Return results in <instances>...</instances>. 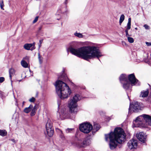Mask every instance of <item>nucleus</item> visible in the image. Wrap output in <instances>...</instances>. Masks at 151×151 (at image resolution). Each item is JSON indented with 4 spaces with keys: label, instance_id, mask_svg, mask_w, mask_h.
Returning <instances> with one entry per match:
<instances>
[{
    "label": "nucleus",
    "instance_id": "1",
    "mask_svg": "<svg viewBox=\"0 0 151 151\" xmlns=\"http://www.w3.org/2000/svg\"><path fill=\"white\" fill-rule=\"evenodd\" d=\"M70 50L73 54L86 60L96 57L99 58L102 56L99 50L95 46H84L77 49L71 47Z\"/></svg>",
    "mask_w": 151,
    "mask_h": 151
},
{
    "label": "nucleus",
    "instance_id": "2",
    "mask_svg": "<svg viewBox=\"0 0 151 151\" xmlns=\"http://www.w3.org/2000/svg\"><path fill=\"white\" fill-rule=\"evenodd\" d=\"M126 135L123 129L121 128H116L114 132H111L109 134H105L106 141H109V147L111 150L115 149L118 143L121 144L126 140Z\"/></svg>",
    "mask_w": 151,
    "mask_h": 151
},
{
    "label": "nucleus",
    "instance_id": "3",
    "mask_svg": "<svg viewBox=\"0 0 151 151\" xmlns=\"http://www.w3.org/2000/svg\"><path fill=\"white\" fill-rule=\"evenodd\" d=\"M81 99V97L78 94L76 95L72 98L71 99L68 103V106L71 112L69 114L68 110L62 111L61 113L59 112L57 114L58 118L59 119H63L65 118H67L70 117V118L73 119V117H71L72 114H76L78 111L77 108V102Z\"/></svg>",
    "mask_w": 151,
    "mask_h": 151
},
{
    "label": "nucleus",
    "instance_id": "4",
    "mask_svg": "<svg viewBox=\"0 0 151 151\" xmlns=\"http://www.w3.org/2000/svg\"><path fill=\"white\" fill-rule=\"evenodd\" d=\"M55 86L57 93L61 99L67 98L71 93L69 86L62 81H56Z\"/></svg>",
    "mask_w": 151,
    "mask_h": 151
},
{
    "label": "nucleus",
    "instance_id": "5",
    "mask_svg": "<svg viewBox=\"0 0 151 151\" xmlns=\"http://www.w3.org/2000/svg\"><path fill=\"white\" fill-rule=\"evenodd\" d=\"M92 125L89 123H83L80 126V130L86 134L89 133L92 130Z\"/></svg>",
    "mask_w": 151,
    "mask_h": 151
},
{
    "label": "nucleus",
    "instance_id": "6",
    "mask_svg": "<svg viewBox=\"0 0 151 151\" xmlns=\"http://www.w3.org/2000/svg\"><path fill=\"white\" fill-rule=\"evenodd\" d=\"M127 78V76L124 74H122L119 78L120 82L123 84V88L126 90L129 89L130 86V84L128 82Z\"/></svg>",
    "mask_w": 151,
    "mask_h": 151
},
{
    "label": "nucleus",
    "instance_id": "7",
    "mask_svg": "<svg viewBox=\"0 0 151 151\" xmlns=\"http://www.w3.org/2000/svg\"><path fill=\"white\" fill-rule=\"evenodd\" d=\"M46 128L47 134L49 137H51L53 135L54 130L52 127V123L50 120H47L46 124Z\"/></svg>",
    "mask_w": 151,
    "mask_h": 151
},
{
    "label": "nucleus",
    "instance_id": "8",
    "mask_svg": "<svg viewBox=\"0 0 151 151\" xmlns=\"http://www.w3.org/2000/svg\"><path fill=\"white\" fill-rule=\"evenodd\" d=\"M130 109H132L133 111L137 112L140 109L139 104L137 102H134L132 104H130L129 109V113L130 112Z\"/></svg>",
    "mask_w": 151,
    "mask_h": 151
},
{
    "label": "nucleus",
    "instance_id": "9",
    "mask_svg": "<svg viewBox=\"0 0 151 151\" xmlns=\"http://www.w3.org/2000/svg\"><path fill=\"white\" fill-rule=\"evenodd\" d=\"M128 78L132 86H133L136 84L138 85H140L139 83L138 82V80L136 79L134 74H132L129 75L128 76Z\"/></svg>",
    "mask_w": 151,
    "mask_h": 151
},
{
    "label": "nucleus",
    "instance_id": "10",
    "mask_svg": "<svg viewBox=\"0 0 151 151\" xmlns=\"http://www.w3.org/2000/svg\"><path fill=\"white\" fill-rule=\"evenodd\" d=\"M137 144V140L134 139H132L130 140L127 143L128 146L130 149L136 148Z\"/></svg>",
    "mask_w": 151,
    "mask_h": 151
},
{
    "label": "nucleus",
    "instance_id": "11",
    "mask_svg": "<svg viewBox=\"0 0 151 151\" xmlns=\"http://www.w3.org/2000/svg\"><path fill=\"white\" fill-rule=\"evenodd\" d=\"M137 137L138 139L141 142H144L146 141V135L143 132H141L137 134Z\"/></svg>",
    "mask_w": 151,
    "mask_h": 151
},
{
    "label": "nucleus",
    "instance_id": "12",
    "mask_svg": "<svg viewBox=\"0 0 151 151\" xmlns=\"http://www.w3.org/2000/svg\"><path fill=\"white\" fill-rule=\"evenodd\" d=\"M142 116L144 119L146 121V122L150 126H151V116L147 114H143L139 116L137 119V120L139 118Z\"/></svg>",
    "mask_w": 151,
    "mask_h": 151
},
{
    "label": "nucleus",
    "instance_id": "13",
    "mask_svg": "<svg viewBox=\"0 0 151 151\" xmlns=\"http://www.w3.org/2000/svg\"><path fill=\"white\" fill-rule=\"evenodd\" d=\"M90 144V139L88 137H87L84 139L82 143L78 147H85L86 146L89 145Z\"/></svg>",
    "mask_w": 151,
    "mask_h": 151
},
{
    "label": "nucleus",
    "instance_id": "14",
    "mask_svg": "<svg viewBox=\"0 0 151 151\" xmlns=\"http://www.w3.org/2000/svg\"><path fill=\"white\" fill-rule=\"evenodd\" d=\"M35 43L30 44H26L24 46V48L27 50H32L35 48Z\"/></svg>",
    "mask_w": 151,
    "mask_h": 151
},
{
    "label": "nucleus",
    "instance_id": "15",
    "mask_svg": "<svg viewBox=\"0 0 151 151\" xmlns=\"http://www.w3.org/2000/svg\"><path fill=\"white\" fill-rule=\"evenodd\" d=\"M149 91L148 89L146 91H142L141 92L140 97L143 98L147 97L149 94Z\"/></svg>",
    "mask_w": 151,
    "mask_h": 151
},
{
    "label": "nucleus",
    "instance_id": "16",
    "mask_svg": "<svg viewBox=\"0 0 151 151\" xmlns=\"http://www.w3.org/2000/svg\"><path fill=\"white\" fill-rule=\"evenodd\" d=\"M9 72L10 79L11 80V82H12V76H13L14 75L15 71L14 68H11L9 69Z\"/></svg>",
    "mask_w": 151,
    "mask_h": 151
},
{
    "label": "nucleus",
    "instance_id": "17",
    "mask_svg": "<svg viewBox=\"0 0 151 151\" xmlns=\"http://www.w3.org/2000/svg\"><path fill=\"white\" fill-rule=\"evenodd\" d=\"M131 18H129L128 19V21L127 25V28L125 29V32H128V30L131 28Z\"/></svg>",
    "mask_w": 151,
    "mask_h": 151
},
{
    "label": "nucleus",
    "instance_id": "18",
    "mask_svg": "<svg viewBox=\"0 0 151 151\" xmlns=\"http://www.w3.org/2000/svg\"><path fill=\"white\" fill-rule=\"evenodd\" d=\"M32 108L33 106L32 105H30L29 107L25 108L24 111L25 113H28L32 110Z\"/></svg>",
    "mask_w": 151,
    "mask_h": 151
},
{
    "label": "nucleus",
    "instance_id": "19",
    "mask_svg": "<svg viewBox=\"0 0 151 151\" xmlns=\"http://www.w3.org/2000/svg\"><path fill=\"white\" fill-rule=\"evenodd\" d=\"M139 116H138V117H137L136 119L134 121V124H139V122H142V120H143V119H144L143 117L142 116L141 117H140L137 120V118L139 117Z\"/></svg>",
    "mask_w": 151,
    "mask_h": 151
},
{
    "label": "nucleus",
    "instance_id": "20",
    "mask_svg": "<svg viewBox=\"0 0 151 151\" xmlns=\"http://www.w3.org/2000/svg\"><path fill=\"white\" fill-rule=\"evenodd\" d=\"M21 64L24 68H27L28 67V63L24 60H22L21 61Z\"/></svg>",
    "mask_w": 151,
    "mask_h": 151
},
{
    "label": "nucleus",
    "instance_id": "21",
    "mask_svg": "<svg viewBox=\"0 0 151 151\" xmlns=\"http://www.w3.org/2000/svg\"><path fill=\"white\" fill-rule=\"evenodd\" d=\"M74 129L68 128L65 130V132L66 133H71L74 132Z\"/></svg>",
    "mask_w": 151,
    "mask_h": 151
},
{
    "label": "nucleus",
    "instance_id": "22",
    "mask_svg": "<svg viewBox=\"0 0 151 151\" xmlns=\"http://www.w3.org/2000/svg\"><path fill=\"white\" fill-rule=\"evenodd\" d=\"M7 134V132L5 130H0V135L2 137L6 136Z\"/></svg>",
    "mask_w": 151,
    "mask_h": 151
},
{
    "label": "nucleus",
    "instance_id": "23",
    "mask_svg": "<svg viewBox=\"0 0 151 151\" xmlns=\"http://www.w3.org/2000/svg\"><path fill=\"white\" fill-rule=\"evenodd\" d=\"M100 128V125L96 124L94 123L93 126V129H94L96 130V131H97Z\"/></svg>",
    "mask_w": 151,
    "mask_h": 151
},
{
    "label": "nucleus",
    "instance_id": "24",
    "mask_svg": "<svg viewBox=\"0 0 151 151\" xmlns=\"http://www.w3.org/2000/svg\"><path fill=\"white\" fill-rule=\"evenodd\" d=\"M124 18H125V17L124 14H122L121 16L120 17L119 21V24L120 25H121L122 23L123 22V21L124 20Z\"/></svg>",
    "mask_w": 151,
    "mask_h": 151
},
{
    "label": "nucleus",
    "instance_id": "25",
    "mask_svg": "<svg viewBox=\"0 0 151 151\" xmlns=\"http://www.w3.org/2000/svg\"><path fill=\"white\" fill-rule=\"evenodd\" d=\"M38 58L40 63L41 64L43 61V58L41 56L40 53H38Z\"/></svg>",
    "mask_w": 151,
    "mask_h": 151
},
{
    "label": "nucleus",
    "instance_id": "26",
    "mask_svg": "<svg viewBox=\"0 0 151 151\" xmlns=\"http://www.w3.org/2000/svg\"><path fill=\"white\" fill-rule=\"evenodd\" d=\"M74 35L76 36H77L79 38H82L83 37V36L82 34L79 33H78L77 32H75L74 34Z\"/></svg>",
    "mask_w": 151,
    "mask_h": 151
},
{
    "label": "nucleus",
    "instance_id": "27",
    "mask_svg": "<svg viewBox=\"0 0 151 151\" xmlns=\"http://www.w3.org/2000/svg\"><path fill=\"white\" fill-rule=\"evenodd\" d=\"M127 40L128 42L130 43H132L134 42V40L132 37H128Z\"/></svg>",
    "mask_w": 151,
    "mask_h": 151
},
{
    "label": "nucleus",
    "instance_id": "28",
    "mask_svg": "<svg viewBox=\"0 0 151 151\" xmlns=\"http://www.w3.org/2000/svg\"><path fill=\"white\" fill-rule=\"evenodd\" d=\"M4 6V1L3 0L0 1V6L1 9L4 10L3 7Z\"/></svg>",
    "mask_w": 151,
    "mask_h": 151
},
{
    "label": "nucleus",
    "instance_id": "29",
    "mask_svg": "<svg viewBox=\"0 0 151 151\" xmlns=\"http://www.w3.org/2000/svg\"><path fill=\"white\" fill-rule=\"evenodd\" d=\"M35 98L33 97H32L29 99V101L31 102H34L35 101Z\"/></svg>",
    "mask_w": 151,
    "mask_h": 151
},
{
    "label": "nucleus",
    "instance_id": "30",
    "mask_svg": "<svg viewBox=\"0 0 151 151\" xmlns=\"http://www.w3.org/2000/svg\"><path fill=\"white\" fill-rule=\"evenodd\" d=\"M5 80L4 78L3 77H0V83H2Z\"/></svg>",
    "mask_w": 151,
    "mask_h": 151
},
{
    "label": "nucleus",
    "instance_id": "31",
    "mask_svg": "<svg viewBox=\"0 0 151 151\" xmlns=\"http://www.w3.org/2000/svg\"><path fill=\"white\" fill-rule=\"evenodd\" d=\"M38 17H36L34 19V20L33 21V23H35L38 20Z\"/></svg>",
    "mask_w": 151,
    "mask_h": 151
},
{
    "label": "nucleus",
    "instance_id": "32",
    "mask_svg": "<svg viewBox=\"0 0 151 151\" xmlns=\"http://www.w3.org/2000/svg\"><path fill=\"white\" fill-rule=\"evenodd\" d=\"M143 26L145 27V28L146 29H150L149 26L147 25V24H145Z\"/></svg>",
    "mask_w": 151,
    "mask_h": 151
},
{
    "label": "nucleus",
    "instance_id": "33",
    "mask_svg": "<svg viewBox=\"0 0 151 151\" xmlns=\"http://www.w3.org/2000/svg\"><path fill=\"white\" fill-rule=\"evenodd\" d=\"M35 113H36V112L34 111H33L32 110V111L30 113L31 116H34L35 115Z\"/></svg>",
    "mask_w": 151,
    "mask_h": 151
},
{
    "label": "nucleus",
    "instance_id": "34",
    "mask_svg": "<svg viewBox=\"0 0 151 151\" xmlns=\"http://www.w3.org/2000/svg\"><path fill=\"white\" fill-rule=\"evenodd\" d=\"M145 43L147 46H151V42H146Z\"/></svg>",
    "mask_w": 151,
    "mask_h": 151
},
{
    "label": "nucleus",
    "instance_id": "35",
    "mask_svg": "<svg viewBox=\"0 0 151 151\" xmlns=\"http://www.w3.org/2000/svg\"><path fill=\"white\" fill-rule=\"evenodd\" d=\"M29 59V57L28 56H26L25 58H24L22 60H28Z\"/></svg>",
    "mask_w": 151,
    "mask_h": 151
},
{
    "label": "nucleus",
    "instance_id": "36",
    "mask_svg": "<svg viewBox=\"0 0 151 151\" xmlns=\"http://www.w3.org/2000/svg\"><path fill=\"white\" fill-rule=\"evenodd\" d=\"M58 108H59V107H60V102L59 101H58Z\"/></svg>",
    "mask_w": 151,
    "mask_h": 151
},
{
    "label": "nucleus",
    "instance_id": "37",
    "mask_svg": "<svg viewBox=\"0 0 151 151\" xmlns=\"http://www.w3.org/2000/svg\"><path fill=\"white\" fill-rule=\"evenodd\" d=\"M126 36L127 38H128V37L129 36L128 32H126Z\"/></svg>",
    "mask_w": 151,
    "mask_h": 151
},
{
    "label": "nucleus",
    "instance_id": "38",
    "mask_svg": "<svg viewBox=\"0 0 151 151\" xmlns=\"http://www.w3.org/2000/svg\"><path fill=\"white\" fill-rule=\"evenodd\" d=\"M37 110V109H34L32 108V111H34L36 112V111Z\"/></svg>",
    "mask_w": 151,
    "mask_h": 151
},
{
    "label": "nucleus",
    "instance_id": "39",
    "mask_svg": "<svg viewBox=\"0 0 151 151\" xmlns=\"http://www.w3.org/2000/svg\"><path fill=\"white\" fill-rule=\"evenodd\" d=\"M42 41H43V40H39V42H40V44H41V43H42Z\"/></svg>",
    "mask_w": 151,
    "mask_h": 151
},
{
    "label": "nucleus",
    "instance_id": "40",
    "mask_svg": "<svg viewBox=\"0 0 151 151\" xmlns=\"http://www.w3.org/2000/svg\"><path fill=\"white\" fill-rule=\"evenodd\" d=\"M122 43L123 45H124V44L126 45V43L124 41H122Z\"/></svg>",
    "mask_w": 151,
    "mask_h": 151
},
{
    "label": "nucleus",
    "instance_id": "41",
    "mask_svg": "<svg viewBox=\"0 0 151 151\" xmlns=\"http://www.w3.org/2000/svg\"><path fill=\"white\" fill-rule=\"evenodd\" d=\"M33 108L34 109H37V106L36 105L34 106V107H33Z\"/></svg>",
    "mask_w": 151,
    "mask_h": 151
},
{
    "label": "nucleus",
    "instance_id": "42",
    "mask_svg": "<svg viewBox=\"0 0 151 151\" xmlns=\"http://www.w3.org/2000/svg\"><path fill=\"white\" fill-rule=\"evenodd\" d=\"M42 29V26H40L39 27V30H41Z\"/></svg>",
    "mask_w": 151,
    "mask_h": 151
},
{
    "label": "nucleus",
    "instance_id": "43",
    "mask_svg": "<svg viewBox=\"0 0 151 151\" xmlns=\"http://www.w3.org/2000/svg\"><path fill=\"white\" fill-rule=\"evenodd\" d=\"M63 75H61L60 76V77H58V78H60V79L61 78H63Z\"/></svg>",
    "mask_w": 151,
    "mask_h": 151
},
{
    "label": "nucleus",
    "instance_id": "44",
    "mask_svg": "<svg viewBox=\"0 0 151 151\" xmlns=\"http://www.w3.org/2000/svg\"><path fill=\"white\" fill-rule=\"evenodd\" d=\"M67 0H65V4H66L67 3Z\"/></svg>",
    "mask_w": 151,
    "mask_h": 151
},
{
    "label": "nucleus",
    "instance_id": "45",
    "mask_svg": "<svg viewBox=\"0 0 151 151\" xmlns=\"http://www.w3.org/2000/svg\"><path fill=\"white\" fill-rule=\"evenodd\" d=\"M11 141L14 142H15V140L14 139H12L11 140Z\"/></svg>",
    "mask_w": 151,
    "mask_h": 151
},
{
    "label": "nucleus",
    "instance_id": "46",
    "mask_svg": "<svg viewBox=\"0 0 151 151\" xmlns=\"http://www.w3.org/2000/svg\"><path fill=\"white\" fill-rule=\"evenodd\" d=\"M24 103H25V102L24 101H23L22 103V106H23L24 105Z\"/></svg>",
    "mask_w": 151,
    "mask_h": 151
},
{
    "label": "nucleus",
    "instance_id": "47",
    "mask_svg": "<svg viewBox=\"0 0 151 151\" xmlns=\"http://www.w3.org/2000/svg\"><path fill=\"white\" fill-rule=\"evenodd\" d=\"M38 95V92H37V93H36V96H37Z\"/></svg>",
    "mask_w": 151,
    "mask_h": 151
},
{
    "label": "nucleus",
    "instance_id": "48",
    "mask_svg": "<svg viewBox=\"0 0 151 151\" xmlns=\"http://www.w3.org/2000/svg\"><path fill=\"white\" fill-rule=\"evenodd\" d=\"M135 29L136 30H137L138 29L137 27H136L135 28Z\"/></svg>",
    "mask_w": 151,
    "mask_h": 151
},
{
    "label": "nucleus",
    "instance_id": "49",
    "mask_svg": "<svg viewBox=\"0 0 151 151\" xmlns=\"http://www.w3.org/2000/svg\"><path fill=\"white\" fill-rule=\"evenodd\" d=\"M64 76V77H65V79H66V77H65V76ZM64 78H63V80H64Z\"/></svg>",
    "mask_w": 151,
    "mask_h": 151
},
{
    "label": "nucleus",
    "instance_id": "50",
    "mask_svg": "<svg viewBox=\"0 0 151 151\" xmlns=\"http://www.w3.org/2000/svg\"><path fill=\"white\" fill-rule=\"evenodd\" d=\"M135 127H139V126H135Z\"/></svg>",
    "mask_w": 151,
    "mask_h": 151
},
{
    "label": "nucleus",
    "instance_id": "51",
    "mask_svg": "<svg viewBox=\"0 0 151 151\" xmlns=\"http://www.w3.org/2000/svg\"><path fill=\"white\" fill-rule=\"evenodd\" d=\"M39 47H40V45H39Z\"/></svg>",
    "mask_w": 151,
    "mask_h": 151
}]
</instances>
